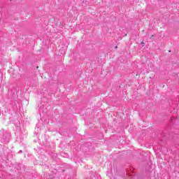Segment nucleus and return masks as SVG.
I'll list each match as a JSON object with an SVG mask.
<instances>
[{
	"mask_svg": "<svg viewBox=\"0 0 179 179\" xmlns=\"http://www.w3.org/2000/svg\"><path fill=\"white\" fill-rule=\"evenodd\" d=\"M141 44L143 45V47H145V42L142 41Z\"/></svg>",
	"mask_w": 179,
	"mask_h": 179,
	"instance_id": "obj_1",
	"label": "nucleus"
},
{
	"mask_svg": "<svg viewBox=\"0 0 179 179\" xmlns=\"http://www.w3.org/2000/svg\"><path fill=\"white\" fill-rule=\"evenodd\" d=\"M142 31H145V30H143Z\"/></svg>",
	"mask_w": 179,
	"mask_h": 179,
	"instance_id": "obj_2",
	"label": "nucleus"
},
{
	"mask_svg": "<svg viewBox=\"0 0 179 179\" xmlns=\"http://www.w3.org/2000/svg\"><path fill=\"white\" fill-rule=\"evenodd\" d=\"M151 37H153V35H152V36Z\"/></svg>",
	"mask_w": 179,
	"mask_h": 179,
	"instance_id": "obj_3",
	"label": "nucleus"
}]
</instances>
